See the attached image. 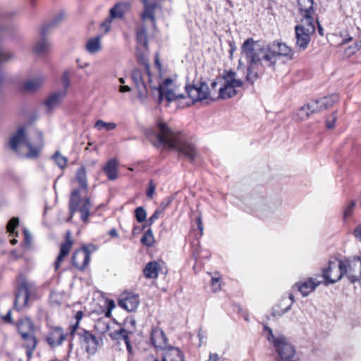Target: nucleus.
Masks as SVG:
<instances>
[{"mask_svg": "<svg viewBox=\"0 0 361 361\" xmlns=\"http://www.w3.org/2000/svg\"><path fill=\"white\" fill-rule=\"evenodd\" d=\"M240 51L247 62L246 80L250 84H253L264 73L266 68L275 70L279 56L289 59L293 57L292 49L285 43L274 42L271 44H266L252 37L244 41Z\"/></svg>", "mask_w": 361, "mask_h": 361, "instance_id": "nucleus-1", "label": "nucleus"}, {"mask_svg": "<svg viewBox=\"0 0 361 361\" xmlns=\"http://www.w3.org/2000/svg\"><path fill=\"white\" fill-rule=\"evenodd\" d=\"M166 150H175L179 157H184L194 163L199 156L195 144L180 132L171 129L166 123L159 118V148Z\"/></svg>", "mask_w": 361, "mask_h": 361, "instance_id": "nucleus-2", "label": "nucleus"}, {"mask_svg": "<svg viewBox=\"0 0 361 361\" xmlns=\"http://www.w3.org/2000/svg\"><path fill=\"white\" fill-rule=\"evenodd\" d=\"M36 284L23 275H20L15 291L14 309L20 311L27 306L28 300L37 292Z\"/></svg>", "mask_w": 361, "mask_h": 361, "instance_id": "nucleus-3", "label": "nucleus"}, {"mask_svg": "<svg viewBox=\"0 0 361 361\" xmlns=\"http://www.w3.org/2000/svg\"><path fill=\"white\" fill-rule=\"evenodd\" d=\"M39 142L37 146H33L27 139L25 130L23 127H20L16 133H14L9 140V145L11 148L16 152H18V146L25 145L28 149L29 152L25 155L27 158H35L39 154L42 147V133L38 132Z\"/></svg>", "mask_w": 361, "mask_h": 361, "instance_id": "nucleus-4", "label": "nucleus"}, {"mask_svg": "<svg viewBox=\"0 0 361 361\" xmlns=\"http://www.w3.org/2000/svg\"><path fill=\"white\" fill-rule=\"evenodd\" d=\"M264 330L269 332L267 339L273 343L276 351L279 355L280 361H299V358L296 356L295 347L288 343L284 336L275 337L272 330L268 326H265Z\"/></svg>", "mask_w": 361, "mask_h": 361, "instance_id": "nucleus-5", "label": "nucleus"}, {"mask_svg": "<svg viewBox=\"0 0 361 361\" xmlns=\"http://www.w3.org/2000/svg\"><path fill=\"white\" fill-rule=\"evenodd\" d=\"M160 72L161 64L159 63ZM176 75H174L172 78H162L159 74V80H161L159 81V104L163 100L171 103L185 98L184 94L178 92V87L176 82Z\"/></svg>", "mask_w": 361, "mask_h": 361, "instance_id": "nucleus-6", "label": "nucleus"}, {"mask_svg": "<svg viewBox=\"0 0 361 361\" xmlns=\"http://www.w3.org/2000/svg\"><path fill=\"white\" fill-rule=\"evenodd\" d=\"M92 207V203L90 198H81L79 189H73L71 191L69 199V214L71 219L76 212L80 213V219L85 222H88V218L90 215V210Z\"/></svg>", "mask_w": 361, "mask_h": 361, "instance_id": "nucleus-7", "label": "nucleus"}, {"mask_svg": "<svg viewBox=\"0 0 361 361\" xmlns=\"http://www.w3.org/2000/svg\"><path fill=\"white\" fill-rule=\"evenodd\" d=\"M296 44L300 50H305L310 42V36L315 32L314 23L301 22L295 27Z\"/></svg>", "mask_w": 361, "mask_h": 361, "instance_id": "nucleus-8", "label": "nucleus"}, {"mask_svg": "<svg viewBox=\"0 0 361 361\" xmlns=\"http://www.w3.org/2000/svg\"><path fill=\"white\" fill-rule=\"evenodd\" d=\"M185 90L193 103L207 99L210 94L209 88L206 82H199L191 85H186Z\"/></svg>", "mask_w": 361, "mask_h": 361, "instance_id": "nucleus-9", "label": "nucleus"}, {"mask_svg": "<svg viewBox=\"0 0 361 361\" xmlns=\"http://www.w3.org/2000/svg\"><path fill=\"white\" fill-rule=\"evenodd\" d=\"M144 4V11L140 18L144 23H149L153 27L156 26L155 11L158 6V0H141Z\"/></svg>", "mask_w": 361, "mask_h": 361, "instance_id": "nucleus-10", "label": "nucleus"}, {"mask_svg": "<svg viewBox=\"0 0 361 361\" xmlns=\"http://www.w3.org/2000/svg\"><path fill=\"white\" fill-rule=\"evenodd\" d=\"M301 22L314 23L313 15L315 13L314 0H298Z\"/></svg>", "mask_w": 361, "mask_h": 361, "instance_id": "nucleus-11", "label": "nucleus"}, {"mask_svg": "<svg viewBox=\"0 0 361 361\" xmlns=\"http://www.w3.org/2000/svg\"><path fill=\"white\" fill-rule=\"evenodd\" d=\"M66 338V334L61 327H51L45 337V340L51 348L61 345Z\"/></svg>", "mask_w": 361, "mask_h": 361, "instance_id": "nucleus-12", "label": "nucleus"}, {"mask_svg": "<svg viewBox=\"0 0 361 361\" xmlns=\"http://www.w3.org/2000/svg\"><path fill=\"white\" fill-rule=\"evenodd\" d=\"M338 101V95L333 94L328 97H324L319 99L312 100L310 102L312 112L318 113L331 107Z\"/></svg>", "mask_w": 361, "mask_h": 361, "instance_id": "nucleus-13", "label": "nucleus"}, {"mask_svg": "<svg viewBox=\"0 0 361 361\" xmlns=\"http://www.w3.org/2000/svg\"><path fill=\"white\" fill-rule=\"evenodd\" d=\"M80 340L86 345V350L90 353H94L100 345V341L91 332L82 329L78 333Z\"/></svg>", "mask_w": 361, "mask_h": 361, "instance_id": "nucleus-14", "label": "nucleus"}, {"mask_svg": "<svg viewBox=\"0 0 361 361\" xmlns=\"http://www.w3.org/2000/svg\"><path fill=\"white\" fill-rule=\"evenodd\" d=\"M118 305L128 312L135 310L139 305L137 295L132 293H123L118 301Z\"/></svg>", "mask_w": 361, "mask_h": 361, "instance_id": "nucleus-15", "label": "nucleus"}, {"mask_svg": "<svg viewBox=\"0 0 361 361\" xmlns=\"http://www.w3.org/2000/svg\"><path fill=\"white\" fill-rule=\"evenodd\" d=\"M322 283V281H317L313 278H309L305 281L295 283L293 288H296L303 297H306Z\"/></svg>", "mask_w": 361, "mask_h": 361, "instance_id": "nucleus-16", "label": "nucleus"}, {"mask_svg": "<svg viewBox=\"0 0 361 361\" xmlns=\"http://www.w3.org/2000/svg\"><path fill=\"white\" fill-rule=\"evenodd\" d=\"M66 95V90H60L51 93L44 101V105L48 112H51L59 106Z\"/></svg>", "mask_w": 361, "mask_h": 361, "instance_id": "nucleus-17", "label": "nucleus"}, {"mask_svg": "<svg viewBox=\"0 0 361 361\" xmlns=\"http://www.w3.org/2000/svg\"><path fill=\"white\" fill-rule=\"evenodd\" d=\"M161 361H184L180 350L175 347L173 343L164 348L161 353Z\"/></svg>", "mask_w": 361, "mask_h": 361, "instance_id": "nucleus-18", "label": "nucleus"}, {"mask_svg": "<svg viewBox=\"0 0 361 361\" xmlns=\"http://www.w3.org/2000/svg\"><path fill=\"white\" fill-rule=\"evenodd\" d=\"M90 252L75 251L72 257V264L80 270H84L90 263Z\"/></svg>", "mask_w": 361, "mask_h": 361, "instance_id": "nucleus-19", "label": "nucleus"}, {"mask_svg": "<svg viewBox=\"0 0 361 361\" xmlns=\"http://www.w3.org/2000/svg\"><path fill=\"white\" fill-rule=\"evenodd\" d=\"M130 3L129 1L118 2L109 11V15L113 19H122L125 14L130 11Z\"/></svg>", "mask_w": 361, "mask_h": 361, "instance_id": "nucleus-20", "label": "nucleus"}, {"mask_svg": "<svg viewBox=\"0 0 361 361\" xmlns=\"http://www.w3.org/2000/svg\"><path fill=\"white\" fill-rule=\"evenodd\" d=\"M73 241L71 238V232L66 233V242L61 245L60 252L54 263L55 269L57 270L60 267L63 258L69 253L72 247Z\"/></svg>", "mask_w": 361, "mask_h": 361, "instance_id": "nucleus-21", "label": "nucleus"}, {"mask_svg": "<svg viewBox=\"0 0 361 361\" xmlns=\"http://www.w3.org/2000/svg\"><path fill=\"white\" fill-rule=\"evenodd\" d=\"M17 328L21 337L26 338L28 334L35 333V326L32 321L28 318L20 319L17 324Z\"/></svg>", "mask_w": 361, "mask_h": 361, "instance_id": "nucleus-22", "label": "nucleus"}, {"mask_svg": "<svg viewBox=\"0 0 361 361\" xmlns=\"http://www.w3.org/2000/svg\"><path fill=\"white\" fill-rule=\"evenodd\" d=\"M118 161L113 158L108 161L103 168L104 172L107 176L109 180H114L118 177Z\"/></svg>", "mask_w": 361, "mask_h": 361, "instance_id": "nucleus-23", "label": "nucleus"}, {"mask_svg": "<svg viewBox=\"0 0 361 361\" xmlns=\"http://www.w3.org/2000/svg\"><path fill=\"white\" fill-rule=\"evenodd\" d=\"M223 79L224 80V85H230L231 87H240L243 84L241 80L236 78V73L233 71H225Z\"/></svg>", "mask_w": 361, "mask_h": 361, "instance_id": "nucleus-24", "label": "nucleus"}, {"mask_svg": "<svg viewBox=\"0 0 361 361\" xmlns=\"http://www.w3.org/2000/svg\"><path fill=\"white\" fill-rule=\"evenodd\" d=\"M143 274L147 279H155L158 276V262H148L143 269Z\"/></svg>", "mask_w": 361, "mask_h": 361, "instance_id": "nucleus-25", "label": "nucleus"}, {"mask_svg": "<svg viewBox=\"0 0 361 361\" xmlns=\"http://www.w3.org/2000/svg\"><path fill=\"white\" fill-rule=\"evenodd\" d=\"M86 50L90 54L99 52L102 49L101 37L97 36L87 40L85 45Z\"/></svg>", "mask_w": 361, "mask_h": 361, "instance_id": "nucleus-26", "label": "nucleus"}, {"mask_svg": "<svg viewBox=\"0 0 361 361\" xmlns=\"http://www.w3.org/2000/svg\"><path fill=\"white\" fill-rule=\"evenodd\" d=\"M145 67L146 73L148 77V85L152 90L153 94L156 95V94L158 92V77L156 75L152 74L148 63H145Z\"/></svg>", "mask_w": 361, "mask_h": 361, "instance_id": "nucleus-27", "label": "nucleus"}, {"mask_svg": "<svg viewBox=\"0 0 361 361\" xmlns=\"http://www.w3.org/2000/svg\"><path fill=\"white\" fill-rule=\"evenodd\" d=\"M64 18V15L62 13L56 15L49 23L44 24L40 31V35H46L49 30L51 28L55 27L59 23H60Z\"/></svg>", "mask_w": 361, "mask_h": 361, "instance_id": "nucleus-28", "label": "nucleus"}, {"mask_svg": "<svg viewBox=\"0 0 361 361\" xmlns=\"http://www.w3.org/2000/svg\"><path fill=\"white\" fill-rule=\"evenodd\" d=\"M45 35H42V39L37 42L34 47V51L39 54H44L48 51L50 48V43L46 39Z\"/></svg>", "mask_w": 361, "mask_h": 361, "instance_id": "nucleus-29", "label": "nucleus"}, {"mask_svg": "<svg viewBox=\"0 0 361 361\" xmlns=\"http://www.w3.org/2000/svg\"><path fill=\"white\" fill-rule=\"evenodd\" d=\"M236 87H231L230 85H224L219 91V98L226 99L237 94Z\"/></svg>", "mask_w": 361, "mask_h": 361, "instance_id": "nucleus-30", "label": "nucleus"}, {"mask_svg": "<svg viewBox=\"0 0 361 361\" xmlns=\"http://www.w3.org/2000/svg\"><path fill=\"white\" fill-rule=\"evenodd\" d=\"M76 180L81 189L84 190H87L86 170L84 167H80L78 169L76 173Z\"/></svg>", "mask_w": 361, "mask_h": 361, "instance_id": "nucleus-31", "label": "nucleus"}, {"mask_svg": "<svg viewBox=\"0 0 361 361\" xmlns=\"http://www.w3.org/2000/svg\"><path fill=\"white\" fill-rule=\"evenodd\" d=\"M42 82L43 79L41 78L29 80L25 82L24 89L29 92H34L41 86Z\"/></svg>", "mask_w": 361, "mask_h": 361, "instance_id": "nucleus-32", "label": "nucleus"}, {"mask_svg": "<svg viewBox=\"0 0 361 361\" xmlns=\"http://www.w3.org/2000/svg\"><path fill=\"white\" fill-rule=\"evenodd\" d=\"M312 110L310 102L301 106L297 113L299 119L302 121L307 119L311 114H314V112H312Z\"/></svg>", "mask_w": 361, "mask_h": 361, "instance_id": "nucleus-33", "label": "nucleus"}, {"mask_svg": "<svg viewBox=\"0 0 361 361\" xmlns=\"http://www.w3.org/2000/svg\"><path fill=\"white\" fill-rule=\"evenodd\" d=\"M132 79L137 88H140V86H142L143 89L146 88V85L143 81L142 73L139 69H135L133 71Z\"/></svg>", "mask_w": 361, "mask_h": 361, "instance_id": "nucleus-34", "label": "nucleus"}, {"mask_svg": "<svg viewBox=\"0 0 361 361\" xmlns=\"http://www.w3.org/2000/svg\"><path fill=\"white\" fill-rule=\"evenodd\" d=\"M145 136L147 139L155 147L158 142V133L155 128H147L145 130Z\"/></svg>", "mask_w": 361, "mask_h": 361, "instance_id": "nucleus-35", "label": "nucleus"}, {"mask_svg": "<svg viewBox=\"0 0 361 361\" xmlns=\"http://www.w3.org/2000/svg\"><path fill=\"white\" fill-rule=\"evenodd\" d=\"M94 127L97 128L99 130L105 129L106 131H110L114 130L116 128V124L113 122L106 123L102 120H98L95 123Z\"/></svg>", "mask_w": 361, "mask_h": 361, "instance_id": "nucleus-36", "label": "nucleus"}, {"mask_svg": "<svg viewBox=\"0 0 361 361\" xmlns=\"http://www.w3.org/2000/svg\"><path fill=\"white\" fill-rule=\"evenodd\" d=\"M22 338L25 348H36L37 341L34 334H28L26 338L22 337Z\"/></svg>", "mask_w": 361, "mask_h": 361, "instance_id": "nucleus-37", "label": "nucleus"}, {"mask_svg": "<svg viewBox=\"0 0 361 361\" xmlns=\"http://www.w3.org/2000/svg\"><path fill=\"white\" fill-rule=\"evenodd\" d=\"M171 343L174 344V342L170 341L166 334L163 331H161L159 333V350H161V353H164V348L170 345Z\"/></svg>", "mask_w": 361, "mask_h": 361, "instance_id": "nucleus-38", "label": "nucleus"}, {"mask_svg": "<svg viewBox=\"0 0 361 361\" xmlns=\"http://www.w3.org/2000/svg\"><path fill=\"white\" fill-rule=\"evenodd\" d=\"M52 159L54 160L59 168L63 169L66 166L68 159L66 157L61 155L59 152H56L53 154Z\"/></svg>", "mask_w": 361, "mask_h": 361, "instance_id": "nucleus-39", "label": "nucleus"}, {"mask_svg": "<svg viewBox=\"0 0 361 361\" xmlns=\"http://www.w3.org/2000/svg\"><path fill=\"white\" fill-rule=\"evenodd\" d=\"M154 241L152 231L151 229H148L141 238V243L146 246H151Z\"/></svg>", "mask_w": 361, "mask_h": 361, "instance_id": "nucleus-40", "label": "nucleus"}, {"mask_svg": "<svg viewBox=\"0 0 361 361\" xmlns=\"http://www.w3.org/2000/svg\"><path fill=\"white\" fill-rule=\"evenodd\" d=\"M135 216L139 223H142L146 219L147 212L142 207H139L135 211Z\"/></svg>", "mask_w": 361, "mask_h": 361, "instance_id": "nucleus-41", "label": "nucleus"}, {"mask_svg": "<svg viewBox=\"0 0 361 361\" xmlns=\"http://www.w3.org/2000/svg\"><path fill=\"white\" fill-rule=\"evenodd\" d=\"M137 41L139 44L146 46L147 45V35L144 28L137 30L136 32Z\"/></svg>", "mask_w": 361, "mask_h": 361, "instance_id": "nucleus-42", "label": "nucleus"}, {"mask_svg": "<svg viewBox=\"0 0 361 361\" xmlns=\"http://www.w3.org/2000/svg\"><path fill=\"white\" fill-rule=\"evenodd\" d=\"M83 312L82 311H78L75 315V318L76 319V323L71 326V330L70 331V335L73 337L75 334V332L78 329L79 324L80 320L82 319L83 317Z\"/></svg>", "mask_w": 361, "mask_h": 361, "instance_id": "nucleus-43", "label": "nucleus"}, {"mask_svg": "<svg viewBox=\"0 0 361 361\" xmlns=\"http://www.w3.org/2000/svg\"><path fill=\"white\" fill-rule=\"evenodd\" d=\"M115 338L117 339H122L124 341L129 340L128 332L126 329L121 328L118 331H114Z\"/></svg>", "mask_w": 361, "mask_h": 361, "instance_id": "nucleus-44", "label": "nucleus"}, {"mask_svg": "<svg viewBox=\"0 0 361 361\" xmlns=\"http://www.w3.org/2000/svg\"><path fill=\"white\" fill-rule=\"evenodd\" d=\"M337 120V111H334L326 120V126L328 129H333Z\"/></svg>", "mask_w": 361, "mask_h": 361, "instance_id": "nucleus-45", "label": "nucleus"}, {"mask_svg": "<svg viewBox=\"0 0 361 361\" xmlns=\"http://www.w3.org/2000/svg\"><path fill=\"white\" fill-rule=\"evenodd\" d=\"M355 204L356 203L355 201H351L350 204L345 208L343 211L344 220H346L348 217H350L352 215Z\"/></svg>", "mask_w": 361, "mask_h": 361, "instance_id": "nucleus-46", "label": "nucleus"}, {"mask_svg": "<svg viewBox=\"0 0 361 361\" xmlns=\"http://www.w3.org/2000/svg\"><path fill=\"white\" fill-rule=\"evenodd\" d=\"M19 220L16 217H13L7 224V231L10 233L13 234L14 233L15 228L18 226Z\"/></svg>", "mask_w": 361, "mask_h": 361, "instance_id": "nucleus-47", "label": "nucleus"}, {"mask_svg": "<svg viewBox=\"0 0 361 361\" xmlns=\"http://www.w3.org/2000/svg\"><path fill=\"white\" fill-rule=\"evenodd\" d=\"M175 195H171L163 200L161 204H159V213L161 210H164L173 201Z\"/></svg>", "mask_w": 361, "mask_h": 361, "instance_id": "nucleus-48", "label": "nucleus"}, {"mask_svg": "<svg viewBox=\"0 0 361 361\" xmlns=\"http://www.w3.org/2000/svg\"><path fill=\"white\" fill-rule=\"evenodd\" d=\"M159 275L162 274L164 275V279L168 283L169 281V279H167L166 274L168 273V268L165 264L164 262L159 259Z\"/></svg>", "mask_w": 361, "mask_h": 361, "instance_id": "nucleus-49", "label": "nucleus"}, {"mask_svg": "<svg viewBox=\"0 0 361 361\" xmlns=\"http://www.w3.org/2000/svg\"><path fill=\"white\" fill-rule=\"evenodd\" d=\"M211 285L214 291L219 290L221 289L220 277L216 276H212Z\"/></svg>", "mask_w": 361, "mask_h": 361, "instance_id": "nucleus-50", "label": "nucleus"}, {"mask_svg": "<svg viewBox=\"0 0 361 361\" xmlns=\"http://www.w3.org/2000/svg\"><path fill=\"white\" fill-rule=\"evenodd\" d=\"M61 81H62L63 85L64 87V90H63L66 91V89L70 85V79H69V75H68V72H64L63 73V74L62 75Z\"/></svg>", "mask_w": 361, "mask_h": 361, "instance_id": "nucleus-51", "label": "nucleus"}, {"mask_svg": "<svg viewBox=\"0 0 361 361\" xmlns=\"http://www.w3.org/2000/svg\"><path fill=\"white\" fill-rule=\"evenodd\" d=\"M157 329H152L151 331V336H150V343L155 348H157V345L156 344L157 343Z\"/></svg>", "mask_w": 361, "mask_h": 361, "instance_id": "nucleus-52", "label": "nucleus"}, {"mask_svg": "<svg viewBox=\"0 0 361 361\" xmlns=\"http://www.w3.org/2000/svg\"><path fill=\"white\" fill-rule=\"evenodd\" d=\"M96 250V247L90 244L88 245H83L82 249L80 250L81 252H84L85 253L90 252V256L91 254Z\"/></svg>", "mask_w": 361, "mask_h": 361, "instance_id": "nucleus-53", "label": "nucleus"}, {"mask_svg": "<svg viewBox=\"0 0 361 361\" xmlns=\"http://www.w3.org/2000/svg\"><path fill=\"white\" fill-rule=\"evenodd\" d=\"M113 18H111V16L109 15L106 20L101 24V26L102 27L105 28V31L107 32L110 29L111 23Z\"/></svg>", "mask_w": 361, "mask_h": 361, "instance_id": "nucleus-54", "label": "nucleus"}, {"mask_svg": "<svg viewBox=\"0 0 361 361\" xmlns=\"http://www.w3.org/2000/svg\"><path fill=\"white\" fill-rule=\"evenodd\" d=\"M166 4V9L169 11L171 8V0H159V11L162 9V6Z\"/></svg>", "mask_w": 361, "mask_h": 361, "instance_id": "nucleus-55", "label": "nucleus"}, {"mask_svg": "<svg viewBox=\"0 0 361 361\" xmlns=\"http://www.w3.org/2000/svg\"><path fill=\"white\" fill-rule=\"evenodd\" d=\"M137 91H138V94H137V97L142 101L143 102L145 100V99L146 98V90H147V87L145 89H143V87L142 86H140V88H137Z\"/></svg>", "mask_w": 361, "mask_h": 361, "instance_id": "nucleus-56", "label": "nucleus"}, {"mask_svg": "<svg viewBox=\"0 0 361 361\" xmlns=\"http://www.w3.org/2000/svg\"><path fill=\"white\" fill-rule=\"evenodd\" d=\"M196 223L198 227V229L200 231V235L203 234V224H202V217L201 214H200L196 218Z\"/></svg>", "mask_w": 361, "mask_h": 361, "instance_id": "nucleus-57", "label": "nucleus"}, {"mask_svg": "<svg viewBox=\"0 0 361 361\" xmlns=\"http://www.w3.org/2000/svg\"><path fill=\"white\" fill-rule=\"evenodd\" d=\"M155 189H156V185L154 184L152 181H150V185L147 192V196L149 198H152L154 193Z\"/></svg>", "mask_w": 361, "mask_h": 361, "instance_id": "nucleus-58", "label": "nucleus"}, {"mask_svg": "<svg viewBox=\"0 0 361 361\" xmlns=\"http://www.w3.org/2000/svg\"><path fill=\"white\" fill-rule=\"evenodd\" d=\"M361 48V41L356 42L353 47H350L348 49L350 50V54H355L357 51H358Z\"/></svg>", "mask_w": 361, "mask_h": 361, "instance_id": "nucleus-59", "label": "nucleus"}, {"mask_svg": "<svg viewBox=\"0 0 361 361\" xmlns=\"http://www.w3.org/2000/svg\"><path fill=\"white\" fill-rule=\"evenodd\" d=\"M220 357L217 353H210L209 355V358L206 361H219Z\"/></svg>", "mask_w": 361, "mask_h": 361, "instance_id": "nucleus-60", "label": "nucleus"}, {"mask_svg": "<svg viewBox=\"0 0 361 361\" xmlns=\"http://www.w3.org/2000/svg\"><path fill=\"white\" fill-rule=\"evenodd\" d=\"M354 235L361 240V226H357L354 230Z\"/></svg>", "mask_w": 361, "mask_h": 361, "instance_id": "nucleus-61", "label": "nucleus"}, {"mask_svg": "<svg viewBox=\"0 0 361 361\" xmlns=\"http://www.w3.org/2000/svg\"><path fill=\"white\" fill-rule=\"evenodd\" d=\"M25 235V239L27 244H30L31 243L32 237L29 231L26 229L23 231Z\"/></svg>", "mask_w": 361, "mask_h": 361, "instance_id": "nucleus-62", "label": "nucleus"}, {"mask_svg": "<svg viewBox=\"0 0 361 361\" xmlns=\"http://www.w3.org/2000/svg\"><path fill=\"white\" fill-rule=\"evenodd\" d=\"M158 218V209H157L152 216L149 219V224H152L154 220H156Z\"/></svg>", "mask_w": 361, "mask_h": 361, "instance_id": "nucleus-63", "label": "nucleus"}, {"mask_svg": "<svg viewBox=\"0 0 361 361\" xmlns=\"http://www.w3.org/2000/svg\"><path fill=\"white\" fill-rule=\"evenodd\" d=\"M130 87L128 85H121L119 87V91L121 92H128L130 91Z\"/></svg>", "mask_w": 361, "mask_h": 361, "instance_id": "nucleus-64", "label": "nucleus"}]
</instances>
